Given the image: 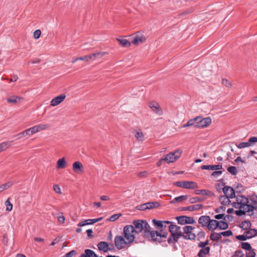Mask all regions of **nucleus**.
Segmentation results:
<instances>
[{"label":"nucleus","instance_id":"6e6d98bb","mask_svg":"<svg viewBox=\"0 0 257 257\" xmlns=\"http://www.w3.org/2000/svg\"><path fill=\"white\" fill-rule=\"evenodd\" d=\"M221 236L223 235L224 236L228 237L232 235V232L231 230H228L223 232H220Z\"/></svg>","mask_w":257,"mask_h":257},{"label":"nucleus","instance_id":"c85d7f7f","mask_svg":"<svg viewBox=\"0 0 257 257\" xmlns=\"http://www.w3.org/2000/svg\"><path fill=\"white\" fill-rule=\"evenodd\" d=\"M246 235L248 238H251L257 235V229H249L246 232Z\"/></svg>","mask_w":257,"mask_h":257},{"label":"nucleus","instance_id":"cd10ccee","mask_svg":"<svg viewBox=\"0 0 257 257\" xmlns=\"http://www.w3.org/2000/svg\"><path fill=\"white\" fill-rule=\"evenodd\" d=\"M116 40L119 42L120 44L122 47H128L131 46V43L123 38H117Z\"/></svg>","mask_w":257,"mask_h":257},{"label":"nucleus","instance_id":"e433bc0d","mask_svg":"<svg viewBox=\"0 0 257 257\" xmlns=\"http://www.w3.org/2000/svg\"><path fill=\"white\" fill-rule=\"evenodd\" d=\"M147 209H150L158 207L159 203L157 202H150L146 203Z\"/></svg>","mask_w":257,"mask_h":257},{"label":"nucleus","instance_id":"f3484780","mask_svg":"<svg viewBox=\"0 0 257 257\" xmlns=\"http://www.w3.org/2000/svg\"><path fill=\"white\" fill-rule=\"evenodd\" d=\"M210 217L207 215L201 216L199 218L198 223L202 227H207L210 219Z\"/></svg>","mask_w":257,"mask_h":257},{"label":"nucleus","instance_id":"bf43d9fd","mask_svg":"<svg viewBox=\"0 0 257 257\" xmlns=\"http://www.w3.org/2000/svg\"><path fill=\"white\" fill-rule=\"evenodd\" d=\"M53 190L59 194H61L62 193L61 188L59 185L57 184L53 185Z\"/></svg>","mask_w":257,"mask_h":257},{"label":"nucleus","instance_id":"4468645a","mask_svg":"<svg viewBox=\"0 0 257 257\" xmlns=\"http://www.w3.org/2000/svg\"><path fill=\"white\" fill-rule=\"evenodd\" d=\"M178 223L181 224H184L186 223H193L194 219L192 217H187L186 216H181L177 217Z\"/></svg>","mask_w":257,"mask_h":257},{"label":"nucleus","instance_id":"37998d69","mask_svg":"<svg viewBox=\"0 0 257 257\" xmlns=\"http://www.w3.org/2000/svg\"><path fill=\"white\" fill-rule=\"evenodd\" d=\"M255 252L251 248L246 251V257H255Z\"/></svg>","mask_w":257,"mask_h":257},{"label":"nucleus","instance_id":"1a4fd4ad","mask_svg":"<svg viewBox=\"0 0 257 257\" xmlns=\"http://www.w3.org/2000/svg\"><path fill=\"white\" fill-rule=\"evenodd\" d=\"M112 247L109 246L108 244L105 241H100L97 244L98 249L100 251H102L104 252H107L108 250H112L113 249L112 244H110Z\"/></svg>","mask_w":257,"mask_h":257},{"label":"nucleus","instance_id":"5fc2aeb1","mask_svg":"<svg viewBox=\"0 0 257 257\" xmlns=\"http://www.w3.org/2000/svg\"><path fill=\"white\" fill-rule=\"evenodd\" d=\"M76 254V251L75 250H72L70 252L65 254L62 257H73Z\"/></svg>","mask_w":257,"mask_h":257},{"label":"nucleus","instance_id":"774afa93","mask_svg":"<svg viewBox=\"0 0 257 257\" xmlns=\"http://www.w3.org/2000/svg\"><path fill=\"white\" fill-rule=\"evenodd\" d=\"M174 184L177 187L183 188L184 181H177L175 182Z\"/></svg>","mask_w":257,"mask_h":257},{"label":"nucleus","instance_id":"423d86ee","mask_svg":"<svg viewBox=\"0 0 257 257\" xmlns=\"http://www.w3.org/2000/svg\"><path fill=\"white\" fill-rule=\"evenodd\" d=\"M114 244L118 249H121L125 247H128L131 244L127 242L126 238L121 235H116L114 237Z\"/></svg>","mask_w":257,"mask_h":257},{"label":"nucleus","instance_id":"473e14b6","mask_svg":"<svg viewBox=\"0 0 257 257\" xmlns=\"http://www.w3.org/2000/svg\"><path fill=\"white\" fill-rule=\"evenodd\" d=\"M217 228L220 229H226L228 228V225L227 222L224 221H218Z\"/></svg>","mask_w":257,"mask_h":257},{"label":"nucleus","instance_id":"69168bd1","mask_svg":"<svg viewBox=\"0 0 257 257\" xmlns=\"http://www.w3.org/2000/svg\"><path fill=\"white\" fill-rule=\"evenodd\" d=\"M226 208L224 206H220L219 208H217L215 211L217 213L223 212L225 211Z\"/></svg>","mask_w":257,"mask_h":257},{"label":"nucleus","instance_id":"6e6552de","mask_svg":"<svg viewBox=\"0 0 257 257\" xmlns=\"http://www.w3.org/2000/svg\"><path fill=\"white\" fill-rule=\"evenodd\" d=\"M248 203V209L250 212L257 209V195H251L250 196Z\"/></svg>","mask_w":257,"mask_h":257},{"label":"nucleus","instance_id":"09e8293b","mask_svg":"<svg viewBox=\"0 0 257 257\" xmlns=\"http://www.w3.org/2000/svg\"><path fill=\"white\" fill-rule=\"evenodd\" d=\"M241 246L242 248L245 249L246 251L251 248L250 244L246 242H242Z\"/></svg>","mask_w":257,"mask_h":257},{"label":"nucleus","instance_id":"f257e3e1","mask_svg":"<svg viewBox=\"0 0 257 257\" xmlns=\"http://www.w3.org/2000/svg\"><path fill=\"white\" fill-rule=\"evenodd\" d=\"M131 225L137 235L143 232L144 238L154 242H161L163 239L166 238L168 235L167 232L161 234L157 231L151 230L149 224L144 220H134Z\"/></svg>","mask_w":257,"mask_h":257},{"label":"nucleus","instance_id":"a211bd4d","mask_svg":"<svg viewBox=\"0 0 257 257\" xmlns=\"http://www.w3.org/2000/svg\"><path fill=\"white\" fill-rule=\"evenodd\" d=\"M183 188L188 189H193L198 188L196 183L193 181H184Z\"/></svg>","mask_w":257,"mask_h":257},{"label":"nucleus","instance_id":"864d4df0","mask_svg":"<svg viewBox=\"0 0 257 257\" xmlns=\"http://www.w3.org/2000/svg\"><path fill=\"white\" fill-rule=\"evenodd\" d=\"M107 53L106 52H97L96 53H94L95 55V59L100 58L104 56Z\"/></svg>","mask_w":257,"mask_h":257},{"label":"nucleus","instance_id":"a19ab883","mask_svg":"<svg viewBox=\"0 0 257 257\" xmlns=\"http://www.w3.org/2000/svg\"><path fill=\"white\" fill-rule=\"evenodd\" d=\"M250 145H249V143L248 142H242L239 143L238 145H236V147L238 149H242V148H245L247 147H250Z\"/></svg>","mask_w":257,"mask_h":257},{"label":"nucleus","instance_id":"9b49d317","mask_svg":"<svg viewBox=\"0 0 257 257\" xmlns=\"http://www.w3.org/2000/svg\"><path fill=\"white\" fill-rule=\"evenodd\" d=\"M149 105L151 109L157 114L161 115L163 114V111L157 102L155 101L151 102Z\"/></svg>","mask_w":257,"mask_h":257},{"label":"nucleus","instance_id":"ddd939ff","mask_svg":"<svg viewBox=\"0 0 257 257\" xmlns=\"http://www.w3.org/2000/svg\"><path fill=\"white\" fill-rule=\"evenodd\" d=\"M224 195L230 198L235 197L234 190L230 186H224L223 188Z\"/></svg>","mask_w":257,"mask_h":257},{"label":"nucleus","instance_id":"aec40b11","mask_svg":"<svg viewBox=\"0 0 257 257\" xmlns=\"http://www.w3.org/2000/svg\"><path fill=\"white\" fill-rule=\"evenodd\" d=\"M80 257H98L92 250L86 249L84 252L80 255Z\"/></svg>","mask_w":257,"mask_h":257},{"label":"nucleus","instance_id":"0eeeda50","mask_svg":"<svg viewBox=\"0 0 257 257\" xmlns=\"http://www.w3.org/2000/svg\"><path fill=\"white\" fill-rule=\"evenodd\" d=\"M211 123V119L209 117H206L204 118H201L198 120L195 125V127L198 128H203L209 126Z\"/></svg>","mask_w":257,"mask_h":257},{"label":"nucleus","instance_id":"49530a36","mask_svg":"<svg viewBox=\"0 0 257 257\" xmlns=\"http://www.w3.org/2000/svg\"><path fill=\"white\" fill-rule=\"evenodd\" d=\"M209 192L206 190H196L195 191V194H202L203 195H207Z\"/></svg>","mask_w":257,"mask_h":257},{"label":"nucleus","instance_id":"b1692460","mask_svg":"<svg viewBox=\"0 0 257 257\" xmlns=\"http://www.w3.org/2000/svg\"><path fill=\"white\" fill-rule=\"evenodd\" d=\"M13 141H7L0 144V153L7 150L12 145Z\"/></svg>","mask_w":257,"mask_h":257},{"label":"nucleus","instance_id":"603ef678","mask_svg":"<svg viewBox=\"0 0 257 257\" xmlns=\"http://www.w3.org/2000/svg\"><path fill=\"white\" fill-rule=\"evenodd\" d=\"M152 222L155 225V226H156L157 228H160V227H162V221L153 219Z\"/></svg>","mask_w":257,"mask_h":257},{"label":"nucleus","instance_id":"4c0bfd02","mask_svg":"<svg viewBox=\"0 0 257 257\" xmlns=\"http://www.w3.org/2000/svg\"><path fill=\"white\" fill-rule=\"evenodd\" d=\"M238 208L239 209V210H236L235 211V213L237 215H238V216H242V215L245 214V213L246 212H250L249 210H247V209H244L241 208Z\"/></svg>","mask_w":257,"mask_h":257},{"label":"nucleus","instance_id":"c03bdc74","mask_svg":"<svg viewBox=\"0 0 257 257\" xmlns=\"http://www.w3.org/2000/svg\"><path fill=\"white\" fill-rule=\"evenodd\" d=\"M227 171L232 175H235L237 174V170L235 167L230 166L227 168Z\"/></svg>","mask_w":257,"mask_h":257},{"label":"nucleus","instance_id":"0e129e2a","mask_svg":"<svg viewBox=\"0 0 257 257\" xmlns=\"http://www.w3.org/2000/svg\"><path fill=\"white\" fill-rule=\"evenodd\" d=\"M58 220L59 222L61 223H64V221H65V217L63 215H59L58 218Z\"/></svg>","mask_w":257,"mask_h":257},{"label":"nucleus","instance_id":"5701e85b","mask_svg":"<svg viewBox=\"0 0 257 257\" xmlns=\"http://www.w3.org/2000/svg\"><path fill=\"white\" fill-rule=\"evenodd\" d=\"M202 205L201 204H195L193 205H191L189 206L185 207L183 208V210H189V211H194V210H199L202 207Z\"/></svg>","mask_w":257,"mask_h":257},{"label":"nucleus","instance_id":"e2e57ef3","mask_svg":"<svg viewBox=\"0 0 257 257\" xmlns=\"http://www.w3.org/2000/svg\"><path fill=\"white\" fill-rule=\"evenodd\" d=\"M236 238L239 240H246L248 239L246 235H239L236 236Z\"/></svg>","mask_w":257,"mask_h":257},{"label":"nucleus","instance_id":"7ed1b4c3","mask_svg":"<svg viewBox=\"0 0 257 257\" xmlns=\"http://www.w3.org/2000/svg\"><path fill=\"white\" fill-rule=\"evenodd\" d=\"M122 234L131 244L134 242L137 235L134 231L133 226L130 225H125L123 227Z\"/></svg>","mask_w":257,"mask_h":257},{"label":"nucleus","instance_id":"20e7f679","mask_svg":"<svg viewBox=\"0 0 257 257\" xmlns=\"http://www.w3.org/2000/svg\"><path fill=\"white\" fill-rule=\"evenodd\" d=\"M235 198L236 201L232 203V206L234 208H241L248 210L249 199L243 195H237Z\"/></svg>","mask_w":257,"mask_h":257},{"label":"nucleus","instance_id":"f03ea898","mask_svg":"<svg viewBox=\"0 0 257 257\" xmlns=\"http://www.w3.org/2000/svg\"><path fill=\"white\" fill-rule=\"evenodd\" d=\"M194 228L191 226H186L182 229L180 226L171 224L169 227L171 236L168 239V243H175L181 236L186 239H194L196 237L195 234L192 232Z\"/></svg>","mask_w":257,"mask_h":257},{"label":"nucleus","instance_id":"f8f14e48","mask_svg":"<svg viewBox=\"0 0 257 257\" xmlns=\"http://www.w3.org/2000/svg\"><path fill=\"white\" fill-rule=\"evenodd\" d=\"M72 169L73 171L77 174H80L84 172L83 166L79 161H76L73 163Z\"/></svg>","mask_w":257,"mask_h":257},{"label":"nucleus","instance_id":"bb28decb","mask_svg":"<svg viewBox=\"0 0 257 257\" xmlns=\"http://www.w3.org/2000/svg\"><path fill=\"white\" fill-rule=\"evenodd\" d=\"M210 247L207 246L203 248H201L198 253L199 257H205L206 255L209 253Z\"/></svg>","mask_w":257,"mask_h":257},{"label":"nucleus","instance_id":"de8ad7c7","mask_svg":"<svg viewBox=\"0 0 257 257\" xmlns=\"http://www.w3.org/2000/svg\"><path fill=\"white\" fill-rule=\"evenodd\" d=\"M222 83L225 86L230 88L232 87V84L228 80L225 78H223L222 80Z\"/></svg>","mask_w":257,"mask_h":257},{"label":"nucleus","instance_id":"412c9836","mask_svg":"<svg viewBox=\"0 0 257 257\" xmlns=\"http://www.w3.org/2000/svg\"><path fill=\"white\" fill-rule=\"evenodd\" d=\"M199 119H200L199 116H197L192 119H191L189 120L186 124H184L182 127L183 128H185V127L193 126V125L195 126L196 122L198 121V120Z\"/></svg>","mask_w":257,"mask_h":257},{"label":"nucleus","instance_id":"9d476101","mask_svg":"<svg viewBox=\"0 0 257 257\" xmlns=\"http://www.w3.org/2000/svg\"><path fill=\"white\" fill-rule=\"evenodd\" d=\"M66 96L65 94H62L54 97L51 100L50 102V105L52 106H55L59 105L64 100V99L66 98Z\"/></svg>","mask_w":257,"mask_h":257},{"label":"nucleus","instance_id":"6ab92c4d","mask_svg":"<svg viewBox=\"0 0 257 257\" xmlns=\"http://www.w3.org/2000/svg\"><path fill=\"white\" fill-rule=\"evenodd\" d=\"M218 221L210 218L207 228L210 230H214L217 228Z\"/></svg>","mask_w":257,"mask_h":257},{"label":"nucleus","instance_id":"13d9d810","mask_svg":"<svg viewBox=\"0 0 257 257\" xmlns=\"http://www.w3.org/2000/svg\"><path fill=\"white\" fill-rule=\"evenodd\" d=\"M41 34V32L40 30H36L33 33V37L35 39H37L39 38Z\"/></svg>","mask_w":257,"mask_h":257},{"label":"nucleus","instance_id":"7c9ffc66","mask_svg":"<svg viewBox=\"0 0 257 257\" xmlns=\"http://www.w3.org/2000/svg\"><path fill=\"white\" fill-rule=\"evenodd\" d=\"M251 222L249 221H244L241 222L240 224V227L243 230H248L251 226Z\"/></svg>","mask_w":257,"mask_h":257},{"label":"nucleus","instance_id":"4d7b16f0","mask_svg":"<svg viewBox=\"0 0 257 257\" xmlns=\"http://www.w3.org/2000/svg\"><path fill=\"white\" fill-rule=\"evenodd\" d=\"M208 244H209V241L208 240H207L206 241H204V242H202V241L198 243V246L202 248H203L206 247V246L207 245H208Z\"/></svg>","mask_w":257,"mask_h":257},{"label":"nucleus","instance_id":"f704fd0d","mask_svg":"<svg viewBox=\"0 0 257 257\" xmlns=\"http://www.w3.org/2000/svg\"><path fill=\"white\" fill-rule=\"evenodd\" d=\"M210 238L213 241H218L221 238L220 233L213 232L211 234Z\"/></svg>","mask_w":257,"mask_h":257},{"label":"nucleus","instance_id":"79ce46f5","mask_svg":"<svg viewBox=\"0 0 257 257\" xmlns=\"http://www.w3.org/2000/svg\"><path fill=\"white\" fill-rule=\"evenodd\" d=\"M229 217H231L230 215H226L225 216H224V214L222 213V214H217V215H215L214 216V218L216 219H223L224 220H226V218L227 217L228 218H229Z\"/></svg>","mask_w":257,"mask_h":257},{"label":"nucleus","instance_id":"2f4dec72","mask_svg":"<svg viewBox=\"0 0 257 257\" xmlns=\"http://www.w3.org/2000/svg\"><path fill=\"white\" fill-rule=\"evenodd\" d=\"M21 97L16 96H12L7 99V101L9 103H12L14 104L17 103L20 99Z\"/></svg>","mask_w":257,"mask_h":257},{"label":"nucleus","instance_id":"680f3d73","mask_svg":"<svg viewBox=\"0 0 257 257\" xmlns=\"http://www.w3.org/2000/svg\"><path fill=\"white\" fill-rule=\"evenodd\" d=\"M257 142V137H251L248 140V143L250 146H252L253 143Z\"/></svg>","mask_w":257,"mask_h":257},{"label":"nucleus","instance_id":"39448f33","mask_svg":"<svg viewBox=\"0 0 257 257\" xmlns=\"http://www.w3.org/2000/svg\"><path fill=\"white\" fill-rule=\"evenodd\" d=\"M182 153V151L180 149L176 150L173 153H170L165 155L162 160L167 163H173L178 159Z\"/></svg>","mask_w":257,"mask_h":257},{"label":"nucleus","instance_id":"c756f323","mask_svg":"<svg viewBox=\"0 0 257 257\" xmlns=\"http://www.w3.org/2000/svg\"><path fill=\"white\" fill-rule=\"evenodd\" d=\"M188 197L187 195H181L179 197H175L174 199L170 201L171 204H174L176 202H182L184 200H185L187 199Z\"/></svg>","mask_w":257,"mask_h":257},{"label":"nucleus","instance_id":"ea45409f","mask_svg":"<svg viewBox=\"0 0 257 257\" xmlns=\"http://www.w3.org/2000/svg\"><path fill=\"white\" fill-rule=\"evenodd\" d=\"M12 185V182H8L5 184H3L0 186V192H2L3 191L8 189Z\"/></svg>","mask_w":257,"mask_h":257},{"label":"nucleus","instance_id":"338daca9","mask_svg":"<svg viewBox=\"0 0 257 257\" xmlns=\"http://www.w3.org/2000/svg\"><path fill=\"white\" fill-rule=\"evenodd\" d=\"M138 209H139L140 210H145L147 209L146 203L139 205L138 206Z\"/></svg>","mask_w":257,"mask_h":257},{"label":"nucleus","instance_id":"dca6fc26","mask_svg":"<svg viewBox=\"0 0 257 257\" xmlns=\"http://www.w3.org/2000/svg\"><path fill=\"white\" fill-rule=\"evenodd\" d=\"M146 41V37L142 34L137 33L134 36L132 43L134 45H138L139 43L144 42Z\"/></svg>","mask_w":257,"mask_h":257},{"label":"nucleus","instance_id":"a878e982","mask_svg":"<svg viewBox=\"0 0 257 257\" xmlns=\"http://www.w3.org/2000/svg\"><path fill=\"white\" fill-rule=\"evenodd\" d=\"M230 198L228 197L225 195H222L220 196L219 198V200L223 205H228L231 203V201L229 199Z\"/></svg>","mask_w":257,"mask_h":257},{"label":"nucleus","instance_id":"8fccbe9b","mask_svg":"<svg viewBox=\"0 0 257 257\" xmlns=\"http://www.w3.org/2000/svg\"><path fill=\"white\" fill-rule=\"evenodd\" d=\"M31 135L39 132L37 125H36L29 128Z\"/></svg>","mask_w":257,"mask_h":257},{"label":"nucleus","instance_id":"72a5a7b5","mask_svg":"<svg viewBox=\"0 0 257 257\" xmlns=\"http://www.w3.org/2000/svg\"><path fill=\"white\" fill-rule=\"evenodd\" d=\"M37 125L38 128L39 132L41 131L47 130L50 127V125L47 123H40Z\"/></svg>","mask_w":257,"mask_h":257},{"label":"nucleus","instance_id":"a18cd8bd","mask_svg":"<svg viewBox=\"0 0 257 257\" xmlns=\"http://www.w3.org/2000/svg\"><path fill=\"white\" fill-rule=\"evenodd\" d=\"M120 216H121L120 214H115L111 215L107 220L108 221H114L116 220H117L119 218V217H120Z\"/></svg>","mask_w":257,"mask_h":257},{"label":"nucleus","instance_id":"3c124183","mask_svg":"<svg viewBox=\"0 0 257 257\" xmlns=\"http://www.w3.org/2000/svg\"><path fill=\"white\" fill-rule=\"evenodd\" d=\"M5 204L6 205V210L8 211H10L13 209V205L10 202L9 200L8 199L6 202Z\"/></svg>","mask_w":257,"mask_h":257},{"label":"nucleus","instance_id":"4be33fe9","mask_svg":"<svg viewBox=\"0 0 257 257\" xmlns=\"http://www.w3.org/2000/svg\"><path fill=\"white\" fill-rule=\"evenodd\" d=\"M222 168V166L220 165H203L201 169L203 170H219Z\"/></svg>","mask_w":257,"mask_h":257},{"label":"nucleus","instance_id":"052dcab7","mask_svg":"<svg viewBox=\"0 0 257 257\" xmlns=\"http://www.w3.org/2000/svg\"><path fill=\"white\" fill-rule=\"evenodd\" d=\"M243 253L242 251L238 250L234 252L232 257H243Z\"/></svg>","mask_w":257,"mask_h":257},{"label":"nucleus","instance_id":"c9c22d12","mask_svg":"<svg viewBox=\"0 0 257 257\" xmlns=\"http://www.w3.org/2000/svg\"><path fill=\"white\" fill-rule=\"evenodd\" d=\"M135 137L139 141L143 142L144 139V136L142 132L138 131L136 132Z\"/></svg>","mask_w":257,"mask_h":257},{"label":"nucleus","instance_id":"393cba45","mask_svg":"<svg viewBox=\"0 0 257 257\" xmlns=\"http://www.w3.org/2000/svg\"><path fill=\"white\" fill-rule=\"evenodd\" d=\"M66 166V162L65 158L63 157L61 159H59L57 162V168L58 169H63L65 168Z\"/></svg>","mask_w":257,"mask_h":257},{"label":"nucleus","instance_id":"2eb2a0df","mask_svg":"<svg viewBox=\"0 0 257 257\" xmlns=\"http://www.w3.org/2000/svg\"><path fill=\"white\" fill-rule=\"evenodd\" d=\"M102 219V217H99L97 218H94V219H86L83 221L79 222L77 225L78 226L81 227L83 226L86 225H91L95 223H96Z\"/></svg>","mask_w":257,"mask_h":257},{"label":"nucleus","instance_id":"58836bf2","mask_svg":"<svg viewBox=\"0 0 257 257\" xmlns=\"http://www.w3.org/2000/svg\"><path fill=\"white\" fill-rule=\"evenodd\" d=\"M27 135H29V136H31V134H30V131H29V128L28 129H27L26 130L24 131V132H22V133H20L19 134H18L17 136L18 137V139H20Z\"/></svg>","mask_w":257,"mask_h":257}]
</instances>
